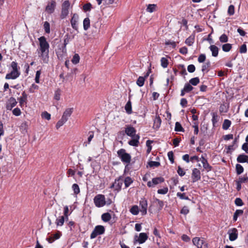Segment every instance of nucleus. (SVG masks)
Returning <instances> with one entry per match:
<instances>
[{"instance_id": "obj_1", "label": "nucleus", "mask_w": 248, "mask_h": 248, "mask_svg": "<svg viewBox=\"0 0 248 248\" xmlns=\"http://www.w3.org/2000/svg\"><path fill=\"white\" fill-rule=\"evenodd\" d=\"M39 41V57L41 58L43 63H47L49 61V45L45 36H41L38 39Z\"/></svg>"}, {"instance_id": "obj_2", "label": "nucleus", "mask_w": 248, "mask_h": 248, "mask_svg": "<svg viewBox=\"0 0 248 248\" xmlns=\"http://www.w3.org/2000/svg\"><path fill=\"white\" fill-rule=\"evenodd\" d=\"M118 156L121 159V161L127 165L129 164L131 160L130 155L126 152L124 149H121L117 151Z\"/></svg>"}, {"instance_id": "obj_3", "label": "nucleus", "mask_w": 248, "mask_h": 248, "mask_svg": "<svg viewBox=\"0 0 248 248\" xmlns=\"http://www.w3.org/2000/svg\"><path fill=\"white\" fill-rule=\"evenodd\" d=\"M93 202L96 207H102L106 204V201L105 195L103 194H97L93 198Z\"/></svg>"}, {"instance_id": "obj_4", "label": "nucleus", "mask_w": 248, "mask_h": 248, "mask_svg": "<svg viewBox=\"0 0 248 248\" xmlns=\"http://www.w3.org/2000/svg\"><path fill=\"white\" fill-rule=\"evenodd\" d=\"M70 7V2L68 0H66L62 3L61 13L60 17L61 19H64L68 16L69 12Z\"/></svg>"}, {"instance_id": "obj_5", "label": "nucleus", "mask_w": 248, "mask_h": 248, "mask_svg": "<svg viewBox=\"0 0 248 248\" xmlns=\"http://www.w3.org/2000/svg\"><path fill=\"white\" fill-rule=\"evenodd\" d=\"M105 228L102 225H97L95 227L92 232L91 234V239H93L98 235L103 234L105 233Z\"/></svg>"}, {"instance_id": "obj_6", "label": "nucleus", "mask_w": 248, "mask_h": 248, "mask_svg": "<svg viewBox=\"0 0 248 248\" xmlns=\"http://www.w3.org/2000/svg\"><path fill=\"white\" fill-rule=\"evenodd\" d=\"M56 53L59 60H62L66 55V48L64 46L59 45L58 48L56 50Z\"/></svg>"}, {"instance_id": "obj_7", "label": "nucleus", "mask_w": 248, "mask_h": 248, "mask_svg": "<svg viewBox=\"0 0 248 248\" xmlns=\"http://www.w3.org/2000/svg\"><path fill=\"white\" fill-rule=\"evenodd\" d=\"M193 244L196 246L197 248H207V243L205 242L203 239H200L199 237H194L192 239Z\"/></svg>"}, {"instance_id": "obj_8", "label": "nucleus", "mask_w": 248, "mask_h": 248, "mask_svg": "<svg viewBox=\"0 0 248 248\" xmlns=\"http://www.w3.org/2000/svg\"><path fill=\"white\" fill-rule=\"evenodd\" d=\"M165 179L162 177H158L154 178L152 179V181H149L147 182V186L149 187H154L155 185H157L159 184L164 182Z\"/></svg>"}, {"instance_id": "obj_9", "label": "nucleus", "mask_w": 248, "mask_h": 248, "mask_svg": "<svg viewBox=\"0 0 248 248\" xmlns=\"http://www.w3.org/2000/svg\"><path fill=\"white\" fill-rule=\"evenodd\" d=\"M191 178L192 180V182L193 183L200 180L201 175L200 170L197 168L193 169L191 174Z\"/></svg>"}, {"instance_id": "obj_10", "label": "nucleus", "mask_w": 248, "mask_h": 248, "mask_svg": "<svg viewBox=\"0 0 248 248\" xmlns=\"http://www.w3.org/2000/svg\"><path fill=\"white\" fill-rule=\"evenodd\" d=\"M137 237L138 236L137 235L135 236L134 243H135L136 242H138L140 244H143L148 239V236L146 233L141 232L139 234V237L136 239Z\"/></svg>"}, {"instance_id": "obj_11", "label": "nucleus", "mask_w": 248, "mask_h": 248, "mask_svg": "<svg viewBox=\"0 0 248 248\" xmlns=\"http://www.w3.org/2000/svg\"><path fill=\"white\" fill-rule=\"evenodd\" d=\"M200 161L202 162L203 168L207 172L212 170L213 167L208 163L207 160L202 155Z\"/></svg>"}, {"instance_id": "obj_12", "label": "nucleus", "mask_w": 248, "mask_h": 248, "mask_svg": "<svg viewBox=\"0 0 248 248\" xmlns=\"http://www.w3.org/2000/svg\"><path fill=\"white\" fill-rule=\"evenodd\" d=\"M136 133V130L134 127L130 125H127L126 126V127L125 128V133L127 136L130 137H133L135 135H137Z\"/></svg>"}, {"instance_id": "obj_13", "label": "nucleus", "mask_w": 248, "mask_h": 248, "mask_svg": "<svg viewBox=\"0 0 248 248\" xmlns=\"http://www.w3.org/2000/svg\"><path fill=\"white\" fill-rule=\"evenodd\" d=\"M229 239L231 241L235 240L238 237V231L236 228H233L228 231Z\"/></svg>"}, {"instance_id": "obj_14", "label": "nucleus", "mask_w": 248, "mask_h": 248, "mask_svg": "<svg viewBox=\"0 0 248 248\" xmlns=\"http://www.w3.org/2000/svg\"><path fill=\"white\" fill-rule=\"evenodd\" d=\"M140 211L142 215H145L147 214V201L145 199H142L140 202Z\"/></svg>"}, {"instance_id": "obj_15", "label": "nucleus", "mask_w": 248, "mask_h": 248, "mask_svg": "<svg viewBox=\"0 0 248 248\" xmlns=\"http://www.w3.org/2000/svg\"><path fill=\"white\" fill-rule=\"evenodd\" d=\"M78 16L77 14H73L72 18L71 19L70 22L72 26V27L75 30L78 31Z\"/></svg>"}, {"instance_id": "obj_16", "label": "nucleus", "mask_w": 248, "mask_h": 248, "mask_svg": "<svg viewBox=\"0 0 248 248\" xmlns=\"http://www.w3.org/2000/svg\"><path fill=\"white\" fill-rule=\"evenodd\" d=\"M132 139L128 141V144L132 146L137 147L139 145V140L140 136L139 135H135L133 137H131Z\"/></svg>"}, {"instance_id": "obj_17", "label": "nucleus", "mask_w": 248, "mask_h": 248, "mask_svg": "<svg viewBox=\"0 0 248 248\" xmlns=\"http://www.w3.org/2000/svg\"><path fill=\"white\" fill-rule=\"evenodd\" d=\"M20 75V72H15L12 71L10 73L6 74L5 79H15L17 78Z\"/></svg>"}, {"instance_id": "obj_18", "label": "nucleus", "mask_w": 248, "mask_h": 248, "mask_svg": "<svg viewBox=\"0 0 248 248\" xmlns=\"http://www.w3.org/2000/svg\"><path fill=\"white\" fill-rule=\"evenodd\" d=\"M17 104V102L14 97H11L9 99L6 104V108L8 110H11Z\"/></svg>"}, {"instance_id": "obj_19", "label": "nucleus", "mask_w": 248, "mask_h": 248, "mask_svg": "<svg viewBox=\"0 0 248 248\" xmlns=\"http://www.w3.org/2000/svg\"><path fill=\"white\" fill-rule=\"evenodd\" d=\"M56 5V2L54 0H52L50 3L48 4L46 6V11L49 14L53 13L54 11Z\"/></svg>"}, {"instance_id": "obj_20", "label": "nucleus", "mask_w": 248, "mask_h": 248, "mask_svg": "<svg viewBox=\"0 0 248 248\" xmlns=\"http://www.w3.org/2000/svg\"><path fill=\"white\" fill-rule=\"evenodd\" d=\"M114 182H116V184L115 185L116 190L118 192L121 190L123 184V176H119L118 178L115 180Z\"/></svg>"}, {"instance_id": "obj_21", "label": "nucleus", "mask_w": 248, "mask_h": 248, "mask_svg": "<svg viewBox=\"0 0 248 248\" xmlns=\"http://www.w3.org/2000/svg\"><path fill=\"white\" fill-rule=\"evenodd\" d=\"M73 108H67L63 113V115L62 117V118L67 122L69 117L71 116L73 112Z\"/></svg>"}, {"instance_id": "obj_22", "label": "nucleus", "mask_w": 248, "mask_h": 248, "mask_svg": "<svg viewBox=\"0 0 248 248\" xmlns=\"http://www.w3.org/2000/svg\"><path fill=\"white\" fill-rule=\"evenodd\" d=\"M237 161L239 163H248V155L244 154L239 155L237 158Z\"/></svg>"}, {"instance_id": "obj_23", "label": "nucleus", "mask_w": 248, "mask_h": 248, "mask_svg": "<svg viewBox=\"0 0 248 248\" xmlns=\"http://www.w3.org/2000/svg\"><path fill=\"white\" fill-rule=\"evenodd\" d=\"M161 124V119L159 116H156L154 119V123L153 125V128L154 129H158Z\"/></svg>"}, {"instance_id": "obj_24", "label": "nucleus", "mask_w": 248, "mask_h": 248, "mask_svg": "<svg viewBox=\"0 0 248 248\" xmlns=\"http://www.w3.org/2000/svg\"><path fill=\"white\" fill-rule=\"evenodd\" d=\"M210 50L212 52V55L213 57H217L218 54V48L215 45H211L209 47Z\"/></svg>"}, {"instance_id": "obj_25", "label": "nucleus", "mask_w": 248, "mask_h": 248, "mask_svg": "<svg viewBox=\"0 0 248 248\" xmlns=\"http://www.w3.org/2000/svg\"><path fill=\"white\" fill-rule=\"evenodd\" d=\"M27 94L24 91L22 93V96L18 98V100L19 101L20 106H22L24 103H26L27 101Z\"/></svg>"}, {"instance_id": "obj_26", "label": "nucleus", "mask_w": 248, "mask_h": 248, "mask_svg": "<svg viewBox=\"0 0 248 248\" xmlns=\"http://www.w3.org/2000/svg\"><path fill=\"white\" fill-rule=\"evenodd\" d=\"M124 108L127 113H128V114L132 113V104L130 100H129V101L126 104Z\"/></svg>"}, {"instance_id": "obj_27", "label": "nucleus", "mask_w": 248, "mask_h": 248, "mask_svg": "<svg viewBox=\"0 0 248 248\" xmlns=\"http://www.w3.org/2000/svg\"><path fill=\"white\" fill-rule=\"evenodd\" d=\"M195 40V35H191L188 37L185 41V43L189 46H191L194 43Z\"/></svg>"}, {"instance_id": "obj_28", "label": "nucleus", "mask_w": 248, "mask_h": 248, "mask_svg": "<svg viewBox=\"0 0 248 248\" xmlns=\"http://www.w3.org/2000/svg\"><path fill=\"white\" fill-rule=\"evenodd\" d=\"M101 218L104 222H108L111 219V216L109 213H106L102 215Z\"/></svg>"}, {"instance_id": "obj_29", "label": "nucleus", "mask_w": 248, "mask_h": 248, "mask_svg": "<svg viewBox=\"0 0 248 248\" xmlns=\"http://www.w3.org/2000/svg\"><path fill=\"white\" fill-rule=\"evenodd\" d=\"M123 182L124 183L125 188H127L133 182V180L130 177L127 176L125 178L124 181L123 180Z\"/></svg>"}, {"instance_id": "obj_30", "label": "nucleus", "mask_w": 248, "mask_h": 248, "mask_svg": "<svg viewBox=\"0 0 248 248\" xmlns=\"http://www.w3.org/2000/svg\"><path fill=\"white\" fill-rule=\"evenodd\" d=\"M243 213L244 212L243 210H236L233 214V220L234 221H236L238 217L239 216L243 215Z\"/></svg>"}, {"instance_id": "obj_31", "label": "nucleus", "mask_w": 248, "mask_h": 248, "mask_svg": "<svg viewBox=\"0 0 248 248\" xmlns=\"http://www.w3.org/2000/svg\"><path fill=\"white\" fill-rule=\"evenodd\" d=\"M90 27V20L88 17L85 18L83 20V28L84 30L86 31Z\"/></svg>"}, {"instance_id": "obj_32", "label": "nucleus", "mask_w": 248, "mask_h": 248, "mask_svg": "<svg viewBox=\"0 0 248 248\" xmlns=\"http://www.w3.org/2000/svg\"><path fill=\"white\" fill-rule=\"evenodd\" d=\"M140 210L137 205L133 206L130 209V212L133 215H137L139 213Z\"/></svg>"}, {"instance_id": "obj_33", "label": "nucleus", "mask_w": 248, "mask_h": 248, "mask_svg": "<svg viewBox=\"0 0 248 248\" xmlns=\"http://www.w3.org/2000/svg\"><path fill=\"white\" fill-rule=\"evenodd\" d=\"M231 124V122L229 120L225 119L223 123L222 124V128L224 130H227L228 129Z\"/></svg>"}, {"instance_id": "obj_34", "label": "nucleus", "mask_w": 248, "mask_h": 248, "mask_svg": "<svg viewBox=\"0 0 248 248\" xmlns=\"http://www.w3.org/2000/svg\"><path fill=\"white\" fill-rule=\"evenodd\" d=\"M232 48V45L231 44L226 43L222 45V50L224 52H229Z\"/></svg>"}, {"instance_id": "obj_35", "label": "nucleus", "mask_w": 248, "mask_h": 248, "mask_svg": "<svg viewBox=\"0 0 248 248\" xmlns=\"http://www.w3.org/2000/svg\"><path fill=\"white\" fill-rule=\"evenodd\" d=\"M212 115V121L214 126H215L216 124L218 122V117L216 112H212L211 113Z\"/></svg>"}, {"instance_id": "obj_36", "label": "nucleus", "mask_w": 248, "mask_h": 248, "mask_svg": "<svg viewBox=\"0 0 248 248\" xmlns=\"http://www.w3.org/2000/svg\"><path fill=\"white\" fill-rule=\"evenodd\" d=\"M156 4H149L148 5L146 10L148 12L152 13L155 11Z\"/></svg>"}, {"instance_id": "obj_37", "label": "nucleus", "mask_w": 248, "mask_h": 248, "mask_svg": "<svg viewBox=\"0 0 248 248\" xmlns=\"http://www.w3.org/2000/svg\"><path fill=\"white\" fill-rule=\"evenodd\" d=\"M144 81H145V78H143V77L140 76L138 78L136 83H137V84L139 87H142L143 86V85L144 84Z\"/></svg>"}, {"instance_id": "obj_38", "label": "nucleus", "mask_w": 248, "mask_h": 248, "mask_svg": "<svg viewBox=\"0 0 248 248\" xmlns=\"http://www.w3.org/2000/svg\"><path fill=\"white\" fill-rule=\"evenodd\" d=\"M175 131L177 132H184L185 130L182 126L181 124L179 122H177L175 123Z\"/></svg>"}, {"instance_id": "obj_39", "label": "nucleus", "mask_w": 248, "mask_h": 248, "mask_svg": "<svg viewBox=\"0 0 248 248\" xmlns=\"http://www.w3.org/2000/svg\"><path fill=\"white\" fill-rule=\"evenodd\" d=\"M80 57L78 54H75L73 57L71 62L73 64H76L79 62Z\"/></svg>"}, {"instance_id": "obj_40", "label": "nucleus", "mask_w": 248, "mask_h": 248, "mask_svg": "<svg viewBox=\"0 0 248 248\" xmlns=\"http://www.w3.org/2000/svg\"><path fill=\"white\" fill-rule=\"evenodd\" d=\"M189 82L193 86H196L199 83L200 79L198 77L190 79Z\"/></svg>"}, {"instance_id": "obj_41", "label": "nucleus", "mask_w": 248, "mask_h": 248, "mask_svg": "<svg viewBox=\"0 0 248 248\" xmlns=\"http://www.w3.org/2000/svg\"><path fill=\"white\" fill-rule=\"evenodd\" d=\"M211 65V63L210 61L207 62L205 63L202 65V71L203 72H204L205 71H206V72H207L209 70L208 68L210 67Z\"/></svg>"}, {"instance_id": "obj_42", "label": "nucleus", "mask_w": 248, "mask_h": 248, "mask_svg": "<svg viewBox=\"0 0 248 248\" xmlns=\"http://www.w3.org/2000/svg\"><path fill=\"white\" fill-rule=\"evenodd\" d=\"M161 65L163 68H166L167 67L168 65V60L167 59V58L165 57H163L161 59Z\"/></svg>"}, {"instance_id": "obj_43", "label": "nucleus", "mask_w": 248, "mask_h": 248, "mask_svg": "<svg viewBox=\"0 0 248 248\" xmlns=\"http://www.w3.org/2000/svg\"><path fill=\"white\" fill-rule=\"evenodd\" d=\"M236 171L238 175L241 174L244 171V168L242 165L239 164L236 165Z\"/></svg>"}, {"instance_id": "obj_44", "label": "nucleus", "mask_w": 248, "mask_h": 248, "mask_svg": "<svg viewBox=\"0 0 248 248\" xmlns=\"http://www.w3.org/2000/svg\"><path fill=\"white\" fill-rule=\"evenodd\" d=\"M219 41L222 43H225L228 41V37L225 34H222L219 37Z\"/></svg>"}, {"instance_id": "obj_45", "label": "nucleus", "mask_w": 248, "mask_h": 248, "mask_svg": "<svg viewBox=\"0 0 248 248\" xmlns=\"http://www.w3.org/2000/svg\"><path fill=\"white\" fill-rule=\"evenodd\" d=\"M64 222V217L61 216L60 218H57L56 221V224L57 226H62Z\"/></svg>"}, {"instance_id": "obj_46", "label": "nucleus", "mask_w": 248, "mask_h": 248, "mask_svg": "<svg viewBox=\"0 0 248 248\" xmlns=\"http://www.w3.org/2000/svg\"><path fill=\"white\" fill-rule=\"evenodd\" d=\"M148 165L150 167H158L160 165V163L159 162L151 161L148 163Z\"/></svg>"}, {"instance_id": "obj_47", "label": "nucleus", "mask_w": 248, "mask_h": 248, "mask_svg": "<svg viewBox=\"0 0 248 248\" xmlns=\"http://www.w3.org/2000/svg\"><path fill=\"white\" fill-rule=\"evenodd\" d=\"M11 67L12 68V71L15 72H19L18 69L19 67H18L17 63L16 62H12L11 63Z\"/></svg>"}, {"instance_id": "obj_48", "label": "nucleus", "mask_w": 248, "mask_h": 248, "mask_svg": "<svg viewBox=\"0 0 248 248\" xmlns=\"http://www.w3.org/2000/svg\"><path fill=\"white\" fill-rule=\"evenodd\" d=\"M183 89L186 93H189L193 89V87L189 83H186Z\"/></svg>"}, {"instance_id": "obj_49", "label": "nucleus", "mask_w": 248, "mask_h": 248, "mask_svg": "<svg viewBox=\"0 0 248 248\" xmlns=\"http://www.w3.org/2000/svg\"><path fill=\"white\" fill-rule=\"evenodd\" d=\"M44 28L45 32L46 33H49L50 31V24L47 21H45L44 24Z\"/></svg>"}, {"instance_id": "obj_50", "label": "nucleus", "mask_w": 248, "mask_h": 248, "mask_svg": "<svg viewBox=\"0 0 248 248\" xmlns=\"http://www.w3.org/2000/svg\"><path fill=\"white\" fill-rule=\"evenodd\" d=\"M153 142V141L151 140H147L146 141V146L147 147V153L148 154H149L152 150L151 143H152Z\"/></svg>"}, {"instance_id": "obj_51", "label": "nucleus", "mask_w": 248, "mask_h": 248, "mask_svg": "<svg viewBox=\"0 0 248 248\" xmlns=\"http://www.w3.org/2000/svg\"><path fill=\"white\" fill-rule=\"evenodd\" d=\"M72 189L74 191L75 194L77 195L80 192V189L79 186L77 184H74L72 185Z\"/></svg>"}, {"instance_id": "obj_52", "label": "nucleus", "mask_w": 248, "mask_h": 248, "mask_svg": "<svg viewBox=\"0 0 248 248\" xmlns=\"http://www.w3.org/2000/svg\"><path fill=\"white\" fill-rule=\"evenodd\" d=\"M155 201L157 203L158 210H161L164 206V202L157 198L155 199Z\"/></svg>"}, {"instance_id": "obj_53", "label": "nucleus", "mask_w": 248, "mask_h": 248, "mask_svg": "<svg viewBox=\"0 0 248 248\" xmlns=\"http://www.w3.org/2000/svg\"><path fill=\"white\" fill-rule=\"evenodd\" d=\"M234 14V6L233 5H231L229 6L228 9V14L229 16H232Z\"/></svg>"}, {"instance_id": "obj_54", "label": "nucleus", "mask_w": 248, "mask_h": 248, "mask_svg": "<svg viewBox=\"0 0 248 248\" xmlns=\"http://www.w3.org/2000/svg\"><path fill=\"white\" fill-rule=\"evenodd\" d=\"M66 123L65 121H64L62 118H61L56 124V127L58 129H59L61 126L63 125L64 123Z\"/></svg>"}, {"instance_id": "obj_55", "label": "nucleus", "mask_w": 248, "mask_h": 248, "mask_svg": "<svg viewBox=\"0 0 248 248\" xmlns=\"http://www.w3.org/2000/svg\"><path fill=\"white\" fill-rule=\"evenodd\" d=\"M247 51V46L245 44H243L240 47L239 52L241 53H246Z\"/></svg>"}, {"instance_id": "obj_56", "label": "nucleus", "mask_w": 248, "mask_h": 248, "mask_svg": "<svg viewBox=\"0 0 248 248\" xmlns=\"http://www.w3.org/2000/svg\"><path fill=\"white\" fill-rule=\"evenodd\" d=\"M92 8V4L90 3H88L84 4L83 6V9L84 11H89Z\"/></svg>"}, {"instance_id": "obj_57", "label": "nucleus", "mask_w": 248, "mask_h": 248, "mask_svg": "<svg viewBox=\"0 0 248 248\" xmlns=\"http://www.w3.org/2000/svg\"><path fill=\"white\" fill-rule=\"evenodd\" d=\"M234 203L236 205L239 206H242L244 204L242 200L240 198H236L234 201Z\"/></svg>"}, {"instance_id": "obj_58", "label": "nucleus", "mask_w": 248, "mask_h": 248, "mask_svg": "<svg viewBox=\"0 0 248 248\" xmlns=\"http://www.w3.org/2000/svg\"><path fill=\"white\" fill-rule=\"evenodd\" d=\"M168 192V188L167 187H165L163 189H159L157 190V193L159 194H166Z\"/></svg>"}, {"instance_id": "obj_59", "label": "nucleus", "mask_w": 248, "mask_h": 248, "mask_svg": "<svg viewBox=\"0 0 248 248\" xmlns=\"http://www.w3.org/2000/svg\"><path fill=\"white\" fill-rule=\"evenodd\" d=\"M206 59V56L204 54H201L199 55L198 61L200 63L203 62Z\"/></svg>"}, {"instance_id": "obj_60", "label": "nucleus", "mask_w": 248, "mask_h": 248, "mask_svg": "<svg viewBox=\"0 0 248 248\" xmlns=\"http://www.w3.org/2000/svg\"><path fill=\"white\" fill-rule=\"evenodd\" d=\"M168 156L170 160V162L172 164L174 163V158H173V153L172 151H170L168 153Z\"/></svg>"}, {"instance_id": "obj_61", "label": "nucleus", "mask_w": 248, "mask_h": 248, "mask_svg": "<svg viewBox=\"0 0 248 248\" xmlns=\"http://www.w3.org/2000/svg\"><path fill=\"white\" fill-rule=\"evenodd\" d=\"M42 117L43 118L46 119L47 120H49L50 119L51 115L49 113H48L46 111H45L42 113Z\"/></svg>"}, {"instance_id": "obj_62", "label": "nucleus", "mask_w": 248, "mask_h": 248, "mask_svg": "<svg viewBox=\"0 0 248 248\" xmlns=\"http://www.w3.org/2000/svg\"><path fill=\"white\" fill-rule=\"evenodd\" d=\"M238 182H240V183H246L248 181V177L246 175L244 176L243 177H239L238 179V180H237Z\"/></svg>"}, {"instance_id": "obj_63", "label": "nucleus", "mask_w": 248, "mask_h": 248, "mask_svg": "<svg viewBox=\"0 0 248 248\" xmlns=\"http://www.w3.org/2000/svg\"><path fill=\"white\" fill-rule=\"evenodd\" d=\"M61 91L60 90L58 89L55 92L54 99L56 100H59L60 99Z\"/></svg>"}, {"instance_id": "obj_64", "label": "nucleus", "mask_w": 248, "mask_h": 248, "mask_svg": "<svg viewBox=\"0 0 248 248\" xmlns=\"http://www.w3.org/2000/svg\"><path fill=\"white\" fill-rule=\"evenodd\" d=\"M177 173L180 176H183L186 174L185 171L180 166H178V167Z\"/></svg>"}]
</instances>
